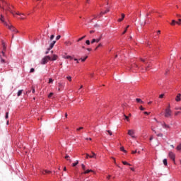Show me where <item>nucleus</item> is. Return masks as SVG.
<instances>
[{
    "mask_svg": "<svg viewBox=\"0 0 181 181\" xmlns=\"http://www.w3.org/2000/svg\"><path fill=\"white\" fill-rule=\"evenodd\" d=\"M77 165H78V160H76V163H74L72 164V166L74 168V167L77 166Z\"/></svg>",
    "mask_w": 181,
    "mask_h": 181,
    "instance_id": "22",
    "label": "nucleus"
},
{
    "mask_svg": "<svg viewBox=\"0 0 181 181\" xmlns=\"http://www.w3.org/2000/svg\"><path fill=\"white\" fill-rule=\"evenodd\" d=\"M97 155L94 153L92 152V156H89V158H96Z\"/></svg>",
    "mask_w": 181,
    "mask_h": 181,
    "instance_id": "20",
    "label": "nucleus"
},
{
    "mask_svg": "<svg viewBox=\"0 0 181 181\" xmlns=\"http://www.w3.org/2000/svg\"><path fill=\"white\" fill-rule=\"evenodd\" d=\"M31 91H32L33 93H35V88L33 87L32 89H31Z\"/></svg>",
    "mask_w": 181,
    "mask_h": 181,
    "instance_id": "53",
    "label": "nucleus"
},
{
    "mask_svg": "<svg viewBox=\"0 0 181 181\" xmlns=\"http://www.w3.org/2000/svg\"><path fill=\"white\" fill-rule=\"evenodd\" d=\"M54 45H56V41H52L50 44H49V47L47 49L48 51L52 50V48L54 47Z\"/></svg>",
    "mask_w": 181,
    "mask_h": 181,
    "instance_id": "8",
    "label": "nucleus"
},
{
    "mask_svg": "<svg viewBox=\"0 0 181 181\" xmlns=\"http://www.w3.org/2000/svg\"><path fill=\"white\" fill-rule=\"evenodd\" d=\"M66 78L69 81H71V76H67Z\"/></svg>",
    "mask_w": 181,
    "mask_h": 181,
    "instance_id": "39",
    "label": "nucleus"
},
{
    "mask_svg": "<svg viewBox=\"0 0 181 181\" xmlns=\"http://www.w3.org/2000/svg\"><path fill=\"white\" fill-rule=\"evenodd\" d=\"M151 67V64H148L146 66V70H148V69H149Z\"/></svg>",
    "mask_w": 181,
    "mask_h": 181,
    "instance_id": "46",
    "label": "nucleus"
},
{
    "mask_svg": "<svg viewBox=\"0 0 181 181\" xmlns=\"http://www.w3.org/2000/svg\"><path fill=\"white\" fill-rule=\"evenodd\" d=\"M152 139H153V136H151L150 137V141H152Z\"/></svg>",
    "mask_w": 181,
    "mask_h": 181,
    "instance_id": "62",
    "label": "nucleus"
},
{
    "mask_svg": "<svg viewBox=\"0 0 181 181\" xmlns=\"http://www.w3.org/2000/svg\"><path fill=\"white\" fill-rule=\"evenodd\" d=\"M53 93H50L48 95V98H50L53 95Z\"/></svg>",
    "mask_w": 181,
    "mask_h": 181,
    "instance_id": "44",
    "label": "nucleus"
},
{
    "mask_svg": "<svg viewBox=\"0 0 181 181\" xmlns=\"http://www.w3.org/2000/svg\"><path fill=\"white\" fill-rule=\"evenodd\" d=\"M134 69H141V70H144V66L142 65L139 66L136 64H134L133 65H132L131 70Z\"/></svg>",
    "mask_w": 181,
    "mask_h": 181,
    "instance_id": "5",
    "label": "nucleus"
},
{
    "mask_svg": "<svg viewBox=\"0 0 181 181\" xmlns=\"http://www.w3.org/2000/svg\"><path fill=\"white\" fill-rule=\"evenodd\" d=\"M58 57H57V55L54 54V55L52 56V58H51V60H52V62H54L57 59H58Z\"/></svg>",
    "mask_w": 181,
    "mask_h": 181,
    "instance_id": "14",
    "label": "nucleus"
},
{
    "mask_svg": "<svg viewBox=\"0 0 181 181\" xmlns=\"http://www.w3.org/2000/svg\"><path fill=\"white\" fill-rule=\"evenodd\" d=\"M120 151H122V152H124V153H127V150H125L124 147H121Z\"/></svg>",
    "mask_w": 181,
    "mask_h": 181,
    "instance_id": "26",
    "label": "nucleus"
},
{
    "mask_svg": "<svg viewBox=\"0 0 181 181\" xmlns=\"http://www.w3.org/2000/svg\"><path fill=\"white\" fill-rule=\"evenodd\" d=\"M30 73H35V69L34 68H31Z\"/></svg>",
    "mask_w": 181,
    "mask_h": 181,
    "instance_id": "37",
    "label": "nucleus"
},
{
    "mask_svg": "<svg viewBox=\"0 0 181 181\" xmlns=\"http://www.w3.org/2000/svg\"><path fill=\"white\" fill-rule=\"evenodd\" d=\"M88 52H91V49L90 48H87Z\"/></svg>",
    "mask_w": 181,
    "mask_h": 181,
    "instance_id": "61",
    "label": "nucleus"
},
{
    "mask_svg": "<svg viewBox=\"0 0 181 181\" xmlns=\"http://www.w3.org/2000/svg\"><path fill=\"white\" fill-rule=\"evenodd\" d=\"M52 173L51 171L45 170L42 171V175H46V173Z\"/></svg>",
    "mask_w": 181,
    "mask_h": 181,
    "instance_id": "19",
    "label": "nucleus"
},
{
    "mask_svg": "<svg viewBox=\"0 0 181 181\" xmlns=\"http://www.w3.org/2000/svg\"><path fill=\"white\" fill-rule=\"evenodd\" d=\"M181 94L178 93L175 98V101H177V103H179V101H181Z\"/></svg>",
    "mask_w": 181,
    "mask_h": 181,
    "instance_id": "9",
    "label": "nucleus"
},
{
    "mask_svg": "<svg viewBox=\"0 0 181 181\" xmlns=\"http://www.w3.org/2000/svg\"><path fill=\"white\" fill-rule=\"evenodd\" d=\"M63 59H69L70 60H73V57L70 55H64Z\"/></svg>",
    "mask_w": 181,
    "mask_h": 181,
    "instance_id": "11",
    "label": "nucleus"
},
{
    "mask_svg": "<svg viewBox=\"0 0 181 181\" xmlns=\"http://www.w3.org/2000/svg\"><path fill=\"white\" fill-rule=\"evenodd\" d=\"M157 35H160V30L157 31Z\"/></svg>",
    "mask_w": 181,
    "mask_h": 181,
    "instance_id": "60",
    "label": "nucleus"
},
{
    "mask_svg": "<svg viewBox=\"0 0 181 181\" xmlns=\"http://www.w3.org/2000/svg\"><path fill=\"white\" fill-rule=\"evenodd\" d=\"M144 114H145L146 115H149V114H151V112H144Z\"/></svg>",
    "mask_w": 181,
    "mask_h": 181,
    "instance_id": "51",
    "label": "nucleus"
},
{
    "mask_svg": "<svg viewBox=\"0 0 181 181\" xmlns=\"http://www.w3.org/2000/svg\"><path fill=\"white\" fill-rule=\"evenodd\" d=\"M95 42H97V40L95 39H93L91 43H95Z\"/></svg>",
    "mask_w": 181,
    "mask_h": 181,
    "instance_id": "49",
    "label": "nucleus"
},
{
    "mask_svg": "<svg viewBox=\"0 0 181 181\" xmlns=\"http://www.w3.org/2000/svg\"><path fill=\"white\" fill-rule=\"evenodd\" d=\"M81 168L83 170H86V165L84 164H81Z\"/></svg>",
    "mask_w": 181,
    "mask_h": 181,
    "instance_id": "32",
    "label": "nucleus"
},
{
    "mask_svg": "<svg viewBox=\"0 0 181 181\" xmlns=\"http://www.w3.org/2000/svg\"><path fill=\"white\" fill-rule=\"evenodd\" d=\"M6 119H7V118H9V112H6V116H5Z\"/></svg>",
    "mask_w": 181,
    "mask_h": 181,
    "instance_id": "35",
    "label": "nucleus"
},
{
    "mask_svg": "<svg viewBox=\"0 0 181 181\" xmlns=\"http://www.w3.org/2000/svg\"><path fill=\"white\" fill-rule=\"evenodd\" d=\"M165 118H169L172 117V110H170V107H167L165 109Z\"/></svg>",
    "mask_w": 181,
    "mask_h": 181,
    "instance_id": "3",
    "label": "nucleus"
},
{
    "mask_svg": "<svg viewBox=\"0 0 181 181\" xmlns=\"http://www.w3.org/2000/svg\"><path fill=\"white\" fill-rule=\"evenodd\" d=\"M175 110H181V107L178 108H175Z\"/></svg>",
    "mask_w": 181,
    "mask_h": 181,
    "instance_id": "64",
    "label": "nucleus"
},
{
    "mask_svg": "<svg viewBox=\"0 0 181 181\" xmlns=\"http://www.w3.org/2000/svg\"><path fill=\"white\" fill-rule=\"evenodd\" d=\"M23 91V90H18V92L17 93L18 97H21V95H22Z\"/></svg>",
    "mask_w": 181,
    "mask_h": 181,
    "instance_id": "18",
    "label": "nucleus"
},
{
    "mask_svg": "<svg viewBox=\"0 0 181 181\" xmlns=\"http://www.w3.org/2000/svg\"><path fill=\"white\" fill-rule=\"evenodd\" d=\"M177 151H181V144L177 146Z\"/></svg>",
    "mask_w": 181,
    "mask_h": 181,
    "instance_id": "27",
    "label": "nucleus"
},
{
    "mask_svg": "<svg viewBox=\"0 0 181 181\" xmlns=\"http://www.w3.org/2000/svg\"><path fill=\"white\" fill-rule=\"evenodd\" d=\"M54 35H52L51 36H50V40H54Z\"/></svg>",
    "mask_w": 181,
    "mask_h": 181,
    "instance_id": "42",
    "label": "nucleus"
},
{
    "mask_svg": "<svg viewBox=\"0 0 181 181\" xmlns=\"http://www.w3.org/2000/svg\"><path fill=\"white\" fill-rule=\"evenodd\" d=\"M141 61L143 62V63H145L146 64H148V63H146V62H145V59H141Z\"/></svg>",
    "mask_w": 181,
    "mask_h": 181,
    "instance_id": "50",
    "label": "nucleus"
},
{
    "mask_svg": "<svg viewBox=\"0 0 181 181\" xmlns=\"http://www.w3.org/2000/svg\"><path fill=\"white\" fill-rule=\"evenodd\" d=\"M88 58V56L85 57V58H81L80 60H81V62H86V60H87V59Z\"/></svg>",
    "mask_w": 181,
    "mask_h": 181,
    "instance_id": "24",
    "label": "nucleus"
},
{
    "mask_svg": "<svg viewBox=\"0 0 181 181\" xmlns=\"http://www.w3.org/2000/svg\"><path fill=\"white\" fill-rule=\"evenodd\" d=\"M124 117L125 118V119H127V121H129V117L125 115H124Z\"/></svg>",
    "mask_w": 181,
    "mask_h": 181,
    "instance_id": "36",
    "label": "nucleus"
},
{
    "mask_svg": "<svg viewBox=\"0 0 181 181\" xmlns=\"http://www.w3.org/2000/svg\"><path fill=\"white\" fill-rule=\"evenodd\" d=\"M168 156H169V158H170L172 159V160H173V162H175L176 155H175L173 152L170 151L168 153Z\"/></svg>",
    "mask_w": 181,
    "mask_h": 181,
    "instance_id": "7",
    "label": "nucleus"
},
{
    "mask_svg": "<svg viewBox=\"0 0 181 181\" xmlns=\"http://www.w3.org/2000/svg\"><path fill=\"white\" fill-rule=\"evenodd\" d=\"M157 136H160V138H163V134H162V133L157 134Z\"/></svg>",
    "mask_w": 181,
    "mask_h": 181,
    "instance_id": "30",
    "label": "nucleus"
},
{
    "mask_svg": "<svg viewBox=\"0 0 181 181\" xmlns=\"http://www.w3.org/2000/svg\"><path fill=\"white\" fill-rule=\"evenodd\" d=\"M86 45H88L89 46V45H90V40H86Z\"/></svg>",
    "mask_w": 181,
    "mask_h": 181,
    "instance_id": "47",
    "label": "nucleus"
},
{
    "mask_svg": "<svg viewBox=\"0 0 181 181\" xmlns=\"http://www.w3.org/2000/svg\"><path fill=\"white\" fill-rule=\"evenodd\" d=\"M96 40V42L98 43V42H100V40H101V36L98 38V39H95Z\"/></svg>",
    "mask_w": 181,
    "mask_h": 181,
    "instance_id": "40",
    "label": "nucleus"
},
{
    "mask_svg": "<svg viewBox=\"0 0 181 181\" xmlns=\"http://www.w3.org/2000/svg\"><path fill=\"white\" fill-rule=\"evenodd\" d=\"M109 11H110V9H107L105 12H100V15H98V16L100 18L103 16V15H105V13H108Z\"/></svg>",
    "mask_w": 181,
    "mask_h": 181,
    "instance_id": "10",
    "label": "nucleus"
},
{
    "mask_svg": "<svg viewBox=\"0 0 181 181\" xmlns=\"http://www.w3.org/2000/svg\"><path fill=\"white\" fill-rule=\"evenodd\" d=\"M124 18H125V14L122 13V18L118 19V22H122V21H124Z\"/></svg>",
    "mask_w": 181,
    "mask_h": 181,
    "instance_id": "13",
    "label": "nucleus"
},
{
    "mask_svg": "<svg viewBox=\"0 0 181 181\" xmlns=\"http://www.w3.org/2000/svg\"><path fill=\"white\" fill-rule=\"evenodd\" d=\"M86 37V35L81 37V38H79L77 42H81V40H83V39H84Z\"/></svg>",
    "mask_w": 181,
    "mask_h": 181,
    "instance_id": "28",
    "label": "nucleus"
},
{
    "mask_svg": "<svg viewBox=\"0 0 181 181\" xmlns=\"http://www.w3.org/2000/svg\"><path fill=\"white\" fill-rule=\"evenodd\" d=\"M132 154L136 153V151H132Z\"/></svg>",
    "mask_w": 181,
    "mask_h": 181,
    "instance_id": "58",
    "label": "nucleus"
},
{
    "mask_svg": "<svg viewBox=\"0 0 181 181\" xmlns=\"http://www.w3.org/2000/svg\"><path fill=\"white\" fill-rule=\"evenodd\" d=\"M51 83H53V79L49 78V83L50 84Z\"/></svg>",
    "mask_w": 181,
    "mask_h": 181,
    "instance_id": "48",
    "label": "nucleus"
},
{
    "mask_svg": "<svg viewBox=\"0 0 181 181\" xmlns=\"http://www.w3.org/2000/svg\"><path fill=\"white\" fill-rule=\"evenodd\" d=\"M177 23V25H180L181 24V19L179 18L178 21L175 22Z\"/></svg>",
    "mask_w": 181,
    "mask_h": 181,
    "instance_id": "31",
    "label": "nucleus"
},
{
    "mask_svg": "<svg viewBox=\"0 0 181 181\" xmlns=\"http://www.w3.org/2000/svg\"><path fill=\"white\" fill-rule=\"evenodd\" d=\"M49 60H52V57H50V56H46L42 59L41 64H46V63H47V62H49Z\"/></svg>",
    "mask_w": 181,
    "mask_h": 181,
    "instance_id": "4",
    "label": "nucleus"
},
{
    "mask_svg": "<svg viewBox=\"0 0 181 181\" xmlns=\"http://www.w3.org/2000/svg\"><path fill=\"white\" fill-rule=\"evenodd\" d=\"M60 37H62L61 35H57L56 37V40H59Z\"/></svg>",
    "mask_w": 181,
    "mask_h": 181,
    "instance_id": "41",
    "label": "nucleus"
},
{
    "mask_svg": "<svg viewBox=\"0 0 181 181\" xmlns=\"http://www.w3.org/2000/svg\"><path fill=\"white\" fill-rule=\"evenodd\" d=\"M88 158H90V155H89L88 153H86V159H88Z\"/></svg>",
    "mask_w": 181,
    "mask_h": 181,
    "instance_id": "54",
    "label": "nucleus"
},
{
    "mask_svg": "<svg viewBox=\"0 0 181 181\" xmlns=\"http://www.w3.org/2000/svg\"><path fill=\"white\" fill-rule=\"evenodd\" d=\"M163 163L165 165V166H168V159H163Z\"/></svg>",
    "mask_w": 181,
    "mask_h": 181,
    "instance_id": "17",
    "label": "nucleus"
},
{
    "mask_svg": "<svg viewBox=\"0 0 181 181\" xmlns=\"http://www.w3.org/2000/svg\"><path fill=\"white\" fill-rule=\"evenodd\" d=\"M136 103H140L141 104H144V101H142V100L140 98H136Z\"/></svg>",
    "mask_w": 181,
    "mask_h": 181,
    "instance_id": "16",
    "label": "nucleus"
},
{
    "mask_svg": "<svg viewBox=\"0 0 181 181\" xmlns=\"http://www.w3.org/2000/svg\"><path fill=\"white\" fill-rule=\"evenodd\" d=\"M0 8L2 9L4 12L6 13V12H10V13H12L13 16L16 15H18V16H21V19H25L23 16H25V14L19 12L15 11L13 9H15V6L11 5L9 3L1 1H0Z\"/></svg>",
    "mask_w": 181,
    "mask_h": 181,
    "instance_id": "1",
    "label": "nucleus"
},
{
    "mask_svg": "<svg viewBox=\"0 0 181 181\" xmlns=\"http://www.w3.org/2000/svg\"><path fill=\"white\" fill-rule=\"evenodd\" d=\"M172 26H175L176 25V21L173 20L171 23Z\"/></svg>",
    "mask_w": 181,
    "mask_h": 181,
    "instance_id": "25",
    "label": "nucleus"
},
{
    "mask_svg": "<svg viewBox=\"0 0 181 181\" xmlns=\"http://www.w3.org/2000/svg\"><path fill=\"white\" fill-rule=\"evenodd\" d=\"M165 97V94H161L159 95V98H163Z\"/></svg>",
    "mask_w": 181,
    "mask_h": 181,
    "instance_id": "45",
    "label": "nucleus"
},
{
    "mask_svg": "<svg viewBox=\"0 0 181 181\" xmlns=\"http://www.w3.org/2000/svg\"><path fill=\"white\" fill-rule=\"evenodd\" d=\"M107 132L109 134V135H112V132H111L110 130H107Z\"/></svg>",
    "mask_w": 181,
    "mask_h": 181,
    "instance_id": "38",
    "label": "nucleus"
},
{
    "mask_svg": "<svg viewBox=\"0 0 181 181\" xmlns=\"http://www.w3.org/2000/svg\"><path fill=\"white\" fill-rule=\"evenodd\" d=\"M163 128H170V126L166 124V123L163 122L161 124Z\"/></svg>",
    "mask_w": 181,
    "mask_h": 181,
    "instance_id": "12",
    "label": "nucleus"
},
{
    "mask_svg": "<svg viewBox=\"0 0 181 181\" xmlns=\"http://www.w3.org/2000/svg\"><path fill=\"white\" fill-rule=\"evenodd\" d=\"M0 21H1V23H4V25H5V26L8 27L9 30H11V32H15L16 33H18V30H16V28H15V27H13V25L8 24V23L6 22V19L5 18V16L4 15H2L1 13H0Z\"/></svg>",
    "mask_w": 181,
    "mask_h": 181,
    "instance_id": "2",
    "label": "nucleus"
},
{
    "mask_svg": "<svg viewBox=\"0 0 181 181\" xmlns=\"http://www.w3.org/2000/svg\"><path fill=\"white\" fill-rule=\"evenodd\" d=\"M180 111H178V112H175V115H179V114H180Z\"/></svg>",
    "mask_w": 181,
    "mask_h": 181,
    "instance_id": "52",
    "label": "nucleus"
},
{
    "mask_svg": "<svg viewBox=\"0 0 181 181\" xmlns=\"http://www.w3.org/2000/svg\"><path fill=\"white\" fill-rule=\"evenodd\" d=\"M127 33V28H125L124 31L122 33V35H125Z\"/></svg>",
    "mask_w": 181,
    "mask_h": 181,
    "instance_id": "56",
    "label": "nucleus"
},
{
    "mask_svg": "<svg viewBox=\"0 0 181 181\" xmlns=\"http://www.w3.org/2000/svg\"><path fill=\"white\" fill-rule=\"evenodd\" d=\"M141 111H145V107L140 106Z\"/></svg>",
    "mask_w": 181,
    "mask_h": 181,
    "instance_id": "43",
    "label": "nucleus"
},
{
    "mask_svg": "<svg viewBox=\"0 0 181 181\" xmlns=\"http://www.w3.org/2000/svg\"><path fill=\"white\" fill-rule=\"evenodd\" d=\"M90 172H93V170H87L86 171H84V175H87V173H90Z\"/></svg>",
    "mask_w": 181,
    "mask_h": 181,
    "instance_id": "21",
    "label": "nucleus"
},
{
    "mask_svg": "<svg viewBox=\"0 0 181 181\" xmlns=\"http://www.w3.org/2000/svg\"><path fill=\"white\" fill-rule=\"evenodd\" d=\"M58 86H59V88H63V83H59Z\"/></svg>",
    "mask_w": 181,
    "mask_h": 181,
    "instance_id": "33",
    "label": "nucleus"
},
{
    "mask_svg": "<svg viewBox=\"0 0 181 181\" xmlns=\"http://www.w3.org/2000/svg\"><path fill=\"white\" fill-rule=\"evenodd\" d=\"M123 165H127L128 166H131V164L128 163L127 161H122Z\"/></svg>",
    "mask_w": 181,
    "mask_h": 181,
    "instance_id": "29",
    "label": "nucleus"
},
{
    "mask_svg": "<svg viewBox=\"0 0 181 181\" xmlns=\"http://www.w3.org/2000/svg\"><path fill=\"white\" fill-rule=\"evenodd\" d=\"M90 33H94V30H90Z\"/></svg>",
    "mask_w": 181,
    "mask_h": 181,
    "instance_id": "63",
    "label": "nucleus"
},
{
    "mask_svg": "<svg viewBox=\"0 0 181 181\" xmlns=\"http://www.w3.org/2000/svg\"><path fill=\"white\" fill-rule=\"evenodd\" d=\"M128 135H129V136H132V138L134 139L136 138L135 136V131L132 130V129H129L128 130Z\"/></svg>",
    "mask_w": 181,
    "mask_h": 181,
    "instance_id": "6",
    "label": "nucleus"
},
{
    "mask_svg": "<svg viewBox=\"0 0 181 181\" xmlns=\"http://www.w3.org/2000/svg\"><path fill=\"white\" fill-rule=\"evenodd\" d=\"M2 47L4 50H6V45H5V42H2Z\"/></svg>",
    "mask_w": 181,
    "mask_h": 181,
    "instance_id": "23",
    "label": "nucleus"
},
{
    "mask_svg": "<svg viewBox=\"0 0 181 181\" xmlns=\"http://www.w3.org/2000/svg\"><path fill=\"white\" fill-rule=\"evenodd\" d=\"M86 141H88V140H89V141H92V139H91V138H89V139H88V138H86Z\"/></svg>",
    "mask_w": 181,
    "mask_h": 181,
    "instance_id": "59",
    "label": "nucleus"
},
{
    "mask_svg": "<svg viewBox=\"0 0 181 181\" xmlns=\"http://www.w3.org/2000/svg\"><path fill=\"white\" fill-rule=\"evenodd\" d=\"M69 156L67 155L65 156V159H66V160H69Z\"/></svg>",
    "mask_w": 181,
    "mask_h": 181,
    "instance_id": "55",
    "label": "nucleus"
},
{
    "mask_svg": "<svg viewBox=\"0 0 181 181\" xmlns=\"http://www.w3.org/2000/svg\"><path fill=\"white\" fill-rule=\"evenodd\" d=\"M81 129H83V127H79V128H78V129H76V131H80V130H81Z\"/></svg>",
    "mask_w": 181,
    "mask_h": 181,
    "instance_id": "57",
    "label": "nucleus"
},
{
    "mask_svg": "<svg viewBox=\"0 0 181 181\" xmlns=\"http://www.w3.org/2000/svg\"><path fill=\"white\" fill-rule=\"evenodd\" d=\"M103 46V44L100 43L95 48V50H97V49H98V47H101Z\"/></svg>",
    "mask_w": 181,
    "mask_h": 181,
    "instance_id": "34",
    "label": "nucleus"
},
{
    "mask_svg": "<svg viewBox=\"0 0 181 181\" xmlns=\"http://www.w3.org/2000/svg\"><path fill=\"white\" fill-rule=\"evenodd\" d=\"M64 44H65L66 46H71V45H72L71 42H70V41H66V42H64Z\"/></svg>",
    "mask_w": 181,
    "mask_h": 181,
    "instance_id": "15",
    "label": "nucleus"
}]
</instances>
